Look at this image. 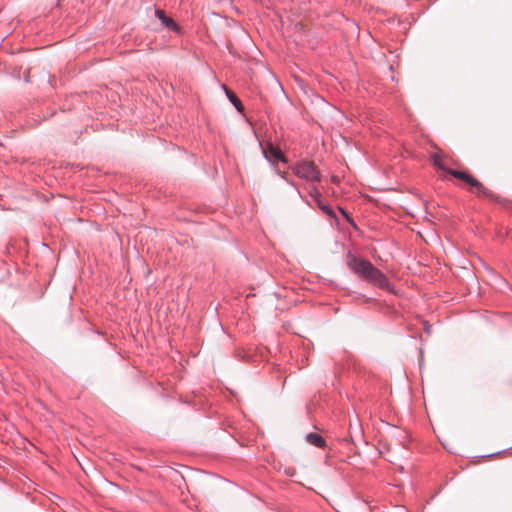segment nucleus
Wrapping results in <instances>:
<instances>
[{
    "label": "nucleus",
    "instance_id": "8",
    "mask_svg": "<svg viewBox=\"0 0 512 512\" xmlns=\"http://www.w3.org/2000/svg\"><path fill=\"white\" fill-rule=\"evenodd\" d=\"M433 164L438 167L439 169H445L442 161V157L438 154H435L432 156Z\"/></svg>",
    "mask_w": 512,
    "mask_h": 512
},
{
    "label": "nucleus",
    "instance_id": "7",
    "mask_svg": "<svg viewBox=\"0 0 512 512\" xmlns=\"http://www.w3.org/2000/svg\"><path fill=\"white\" fill-rule=\"evenodd\" d=\"M226 93H227L229 100L237 108V110L242 111L243 105H242L241 101L238 99V97L233 92L226 91Z\"/></svg>",
    "mask_w": 512,
    "mask_h": 512
},
{
    "label": "nucleus",
    "instance_id": "1",
    "mask_svg": "<svg viewBox=\"0 0 512 512\" xmlns=\"http://www.w3.org/2000/svg\"><path fill=\"white\" fill-rule=\"evenodd\" d=\"M347 266L357 275L378 285L381 288L388 289L390 283L386 276L369 261L358 258L352 254L347 256Z\"/></svg>",
    "mask_w": 512,
    "mask_h": 512
},
{
    "label": "nucleus",
    "instance_id": "2",
    "mask_svg": "<svg viewBox=\"0 0 512 512\" xmlns=\"http://www.w3.org/2000/svg\"><path fill=\"white\" fill-rule=\"evenodd\" d=\"M447 172L450 175L464 181L468 186H470L471 191L475 192L478 196H490V193L487 190V188L471 174L453 169H449L447 170Z\"/></svg>",
    "mask_w": 512,
    "mask_h": 512
},
{
    "label": "nucleus",
    "instance_id": "4",
    "mask_svg": "<svg viewBox=\"0 0 512 512\" xmlns=\"http://www.w3.org/2000/svg\"><path fill=\"white\" fill-rule=\"evenodd\" d=\"M155 16L162 22V24L170 30H176L177 25L174 20L168 16H166L163 10L157 9L155 11Z\"/></svg>",
    "mask_w": 512,
    "mask_h": 512
},
{
    "label": "nucleus",
    "instance_id": "6",
    "mask_svg": "<svg viewBox=\"0 0 512 512\" xmlns=\"http://www.w3.org/2000/svg\"><path fill=\"white\" fill-rule=\"evenodd\" d=\"M265 153V156L268 160L270 161H276V160H281V161H285V157L283 156L282 152L270 145L269 147H267V149L264 151Z\"/></svg>",
    "mask_w": 512,
    "mask_h": 512
},
{
    "label": "nucleus",
    "instance_id": "5",
    "mask_svg": "<svg viewBox=\"0 0 512 512\" xmlns=\"http://www.w3.org/2000/svg\"><path fill=\"white\" fill-rule=\"evenodd\" d=\"M307 443L318 448H324L326 445L325 439L317 433H308L305 437Z\"/></svg>",
    "mask_w": 512,
    "mask_h": 512
},
{
    "label": "nucleus",
    "instance_id": "9",
    "mask_svg": "<svg viewBox=\"0 0 512 512\" xmlns=\"http://www.w3.org/2000/svg\"><path fill=\"white\" fill-rule=\"evenodd\" d=\"M319 204V207L325 211L327 214H332V211L329 207H327L326 205H323L321 202L318 203Z\"/></svg>",
    "mask_w": 512,
    "mask_h": 512
},
{
    "label": "nucleus",
    "instance_id": "3",
    "mask_svg": "<svg viewBox=\"0 0 512 512\" xmlns=\"http://www.w3.org/2000/svg\"><path fill=\"white\" fill-rule=\"evenodd\" d=\"M295 174L307 181H319L320 173L312 161H303L298 163L294 168Z\"/></svg>",
    "mask_w": 512,
    "mask_h": 512
}]
</instances>
